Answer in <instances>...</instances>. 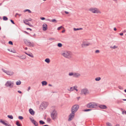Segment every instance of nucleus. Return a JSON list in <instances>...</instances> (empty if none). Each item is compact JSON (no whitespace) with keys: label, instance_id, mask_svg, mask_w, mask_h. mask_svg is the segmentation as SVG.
<instances>
[{"label":"nucleus","instance_id":"412c9836","mask_svg":"<svg viewBox=\"0 0 126 126\" xmlns=\"http://www.w3.org/2000/svg\"><path fill=\"white\" fill-rule=\"evenodd\" d=\"M41 83L43 86L46 85L47 84V82L45 81H42Z\"/></svg>","mask_w":126,"mask_h":126},{"label":"nucleus","instance_id":"69168bd1","mask_svg":"<svg viewBox=\"0 0 126 126\" xmlns=\"http://www.w3.org/2000/svg\"><path fill=\"white\" fill-rule=\"evenodd\" d=\"M42 126H49L48 125H43Z\"/></svg>","mask_w":126,"mask_h":126},{"label":"nucleus","instance_id":"6e6d98bb","mask_svg":"<svg viewBox=\"0 0 126 126\" xmlns=\"http://www.w3.org/2000/svg\"><path fill=\"white\" fill-rule=\"evenodd\" d=\"M119 34L120 35H121V36H122L123 34V33H120Z\"/></svg>","mask_w":126,"mask_h":126},{"label":"nucleus","instance_id":"0e129e2a","mask_svg":"<svg viewBox=\"0 0 126 126\" xmlns=\"http://www.w3.org/2000/svg\"><path fill=\"white\" fill-rule=\"evenodd\" d=\"M48 86H52V85H51V84H48Z\"/></svg>","mask_w":126,"mask_h":126},{"label":"nucleus","instance_id":"49530a36","mask_svg":"<svg viewBox=\"0 0 126 126\" xmlns=\"http://www.w3.org/2000/svg\"><path fill=\"white\" fill-rule=\"evenodd\" d=\"M63 27L62 26H61L59 27H58L57 28V30H60Z\"/></svg>","mask_w":126,"mask_h":126},{"label":"nucleus","instance_id":"864d4df0","mask_svg":"<svg viewBox=\"0 0 126 126\" xmlns=\"http://www.w3.org/2000/svg\"><path fill=\"white\" fill-rule=\"evenodd\" d=\"M17 92L20 93V94H21L22 93V92L21 91H20V90H18L17 91Z\"/></svg>","mask_w":126,"mask_h":126},{"label":"nucleus","instance_id":"c756f323","mask_svg":"<svg viewBox=\"0 0 126 126\" xmlns=\"http://www.w3.org/2000/svg\"><path fill=\"white\" fill-rule=\"evenodd\" d=\"M83 29L81 28H74V31H77V30H82Z\"/></svg>","mask_w":126,"mask_h":126},{"label":"nucleus","instance_id":"3c124183","mask_svg":"<svg viewBox=\"0 0 126 126\" xmlns=\"http://www.w3.org/2000/svg\"><path fill=\"white\" fill-rule=\"evenodd\" d=\"M54 39L53 38H50L49 39V40H52Z\"/></svg>","mask_w":126,"mask_h":126},{"label":"nucleus","instance_id":"680f3d73","mask_svg":"<svg viewBox=\"0 0 126 126\" xmlns=\"http://www.w3.org/2000/svg\"><path fill=\"white\" fill-rule=\"evenodd\" d=\"M47 20L51 22V20L49 19H48Z\"/></svg>","mask_w":126,"mask_h":126},{"label":"nucleus","instance_id":"7ed1b4c3","mask_svg":"<svg viewBox=\"0 0 126 126\" xmlns=\"http://www.w3.org/2000/svg\"><path fill=\"white\" fill-rule=\"evenodd\" d=\"M57 115V111L55 110H54L51 113V117L52 119L54 120L56 118Z\"/></svg>","mask_w":126,"mask_h":126},{"label":"nucleus","instance_id":"a19ab883","mask_svg":"<svg viewBox=\"0 0 126 126\" xmlns=\"http://www.w3.org/2000/svg\"><path fill=\"white\" fill-rule=\"evenodd\" d=\"M92 110L91 109H86L84 111H91Z\"/></svg>","mask_w":126,"mask_h":126},{"label":"nucleus","instance_id":"cd10ccee","mask_svg":"<svg viewBox=\"0 0 126 126\" xmlns=\"http://www.w3.org/2000/svg\"><path fill=\"white\" fill-rule=\"evenodd\" d=\"M7 117L11 119H13V117L11 115H9L7 116Z\"/></svg>","mask_w":126,"mask_h":126},{"label":"nucleus","instance_id":"a878e982","mask_svg":"<svg viewBox=\"0 0 126 126\" xmlns=\"http://www.w3.org/2000/svg\"><path fill=\"white\" fill-rule=\"evenodd\" d=\"M101 78L100 77H97L95 79V80L97 81H98L101 79Z\"/></svg>","mask_w":126,"mask_h":126},{"label":"nucleus","instance_id":"f03ea898","mask_svg":"<svg viewBox=\"0 0 126 126\" xmlns=\"http://www.w3.org/2000/svg\"><path fill=\"white\" fill-rule=\"evenodd\" d=\"M24 41L25 43L28 46L33 47L34 46V44L33 42H30L29 40L27 39H24Z\"/></svg>","mask_w":126,"mask_h":126},{"label":"nucleus","instance_id":"72a5a7b5","mask_svg":"<svg viewBox=\"0 0 126 126\" xmlns=\"http://www.w3.org/2000/svg\"><path fill=\"white\" fill-rule=\"evenodd\" d=\"M58 47H61L62 46V44L60 43H58L57 44Z\"/></svg>","mask_w":126,"mask_h":126},{"label":"nucleus","instance_id":"0eeeda50","mask_svg":"<svg viewBox=\"0 0 126 126\" xmlns=\"http://www.w3.org/2000/svg\"><path fill=\"white\" fill-rule=\"evenodd\" d=\"M89 10L92 13H100V11L98 9L95 8H91L89 9Z\"/></svg>","mask_w":126,"mask_h":126},{"label":"nucleus","instance_id":"f8f14e48","mask_svg":"<svg viewBox=\"0 0 126 126\" xmlns=\"http://www.w3.org/2000/svg\"><path fill=\"white\" fill-rule=\"evenodd\" d=\"M43 30L44 31H46L47 29V25L45 23H44L42 26Z\"/></svg>","mask_w":126,"mask_h":126},{"label":"nucleus","instance_id":"f3484780","mask_svg":"<svg viewBox=\"0 0 126 126\" xmlns=\"http://www.w3.org/2000/svg\"><path fill=\"white\" fill-rule=\"evenodd\" d=\"M6 74L9 76H11L13 74V71H7Z\"/></svg>","mask_w":126,"mask_h":126},{"label":"nucleus","instance_id":"20e7f679","mask_svg":"<svg viewBox=\"0 0 126 126\" xmlns=\"http://www.w3.org/2000/svg\"><path fill=\"white\" fill-rule=\"evenodd\" d=\"M79 108V106L78 105L75 104L72 107L71 111L75 113L78 110Z\"/></svg>","mask_w":126,"mask_h":126},{"label":"nucleus","instance_id":"f257e3e1","mask_svg":"<svg viewBox=\"0 0 126 126\" xmlns=\"http://www.w3.org/2000/svg\"><path fill=\"white\" fill-rule=\"evenodd\" d=\"M62 55L64 57L70 59L72 57V55L71 53L69 51H66L63 53Z\"/></svg>","mask_w":126,"mask_h":126},{"label":"nucleus","instance_id":"774afa93","mask_svg":"<svg viewBox=\"0 0 126 126\" xmlns=\"http://www.w3.org/2000/svg\"><path fill=\"white\" fill-rule=\"evenodd\" d=\"M28 48L27 47H26L25 48V49L26 50H27Z\"/></svg>","mask_w":126,"mask_h":126},{"label":"nucleus","instance_id":"ddd939ff","mask_svg":"<svg viewBox=\"0 0 126 126\" xmlns=\"http://www.w3.org/2000/svg\"><path fill=\"white\" fill-rule=\"evenodd\" d=\"M99 107L100 109H106L107 108V107L105 105H101L98 106Z\"/></svg>","mask_w":126,"mask_h":126},{"label":"nucleus","instance_id":"4468645a","mask_svg":"<svg viewBox=\"0 0 126 126\" xmlns=\"http://www.w3.org/2000/svg\"><path fill=\"white\" fill-rule=\"evenodd\" d=\"M16 56L22 59H25L26 58V56L25 55H23L21 56L17 55Z\"/></svg>","mask_w":126,"mask_h":126},{"label":"nucleus","instance_id":"1a4fd4ad","mask_svg":"<svg viewBox=\"0 0 126 126\" xmlns=\"http://www.w3.org/2000/svg\"><path fill=\"white\" fill-rule=\"evenodd\" d=\"M71 112V113L70 114L69 116L68 121L72 120L74 117L75 113H73L72 112Z\"/></svg>","mask_w":126,"mask_h":126},{"label":"nucleus","instance_id":"423d86ee","mask_svg":"<svg viewBox=\"0 0 126 126\" xmlns=\"http://www.w3.org/2000/svg\"><path fill=\"white\" fill-rule=\"evenodd\" d=\"M89 93V92L88 89L85 88L81 90L80 94L82 95H86L88 94Z\"/></svg>","mask_w":126,"mask_h":126},{"label":"nucleus","instance_id":"4be33fe9","mask_svg":"<svg viewBox=\"0 0 126 126\" xmlns=\"http://www.w3.org/2000/svg\"><path fill=\"white\" fill-rule=\"evenodd\" d=\"M39 123L41 125H43L45 123L44 121L42 120L39 121Z\"/></svg>","mask_w":126,"mask_h":126},{"label":"nucleus","instance_id":"c03bdc74","mask_svg":"<svg viewBox=\"0 0 126 126\" xmlns=\"http://www.w3.org/2000/svg\"><path fill=\"white\" fill-rule=\"evenodd\" d=\"M120 90H123V88L120 86H118Z\"/></svg>","mask_w":126,"mask_h":126},{"label":"nucleus","instance_id":"052dcab7","mask_svg":"<svg viewBox=\"0 0 126 126\" xmlns=\"http://www.w3.org/2000/svg\"><path fill=\"white\" fill-rule=\"evenodd\" d=\"M114 30L115 31H116L117 30L116 28H114Z\"/></svg>","mask_w":126,"mask_h":126},{"label":"nucleus","instance_id":"79ce46f5","mask_svg":"<svg viewBox=\"0 0 126 126\" xmlns=\"http://www.w3.org/2000/svg\"><path fill=\"white\" fill-rule=\"evenodd\" d=\"M8 44L11 45H13V42L11 41H10L9 42Z\"/></svg>","mask_w":126,"mask_h":126},{"label":"nucleus","instance_id":"bb28decb","mask_svg":"<svg viewBox=\"0 0 126 126\" xmlns=\"http://www.w3.org/2000/svg\"><path fill=\"white\" fill-rule=\"evenodd\" d=\"M8 19V18L6 16H4L3 17V20H4V21H6V20H7Z\"/></svg>","mask_w":126,"mask_h":126},{"label":"nucleus","instance_id":"9d476101","mask_svg":"<svg viewBox=\"0 0 126 126\" xmlns=\"http://www.w3.org/2000/svg\"><path fill=\"white\" fill-rule=\"evenodd\" d=\"M11 82L9 81H8L5 83V85L7 87L10 86L11 87H13V83H11Z\"/></svg>","mask_w":126,"mask_h":126},{"label":"nucleus","instance_id":"4c0bfd02","mask_svg":"<svg viewBox=\"0 0 126 126\" xmlns=\"http://www.w3.org/2000/svg\"><path fill=\"white\" fill-rule=\"evenodd\" d=\"M32 20L31 18H29L28 19H26L25 21L26 22H28L29 21H31Z\"/></svg>","mask_w":126,"mask_h":126},{"label":"nucleus","instance_id":"c9c22d12","mask_svg":"<svg viewBox=\"0 0 126 126\" xmlns=\"http://www.w3.org/2000/svg\"><path fill=\"white\" fill-rule=\"evenodd\" d=\"M51 22H53L55 23H56L57 21L55 19H52V20H51Z\"/></svg>","mask_w":126,"mask_h":126},{"label":"nucleus","instance_id":"e2e57ef3","mask_svg":"<svg viewBox=\"0 0 126 126\" xmlns=\"http://www.w3.org/2000/svg\"><path fill=\"white\" fill-rule=\"evenodd\" d=\"M65 30H63V31H62V33H64V32H65Z\"/></svg>","mask_w":126,"mask_h":126},{"label":"nucleus","instance_id":"de8ad7c7","mask_svg":"<svg viewBox=\"0 0 126 126\" xmlns=\"http://www.w3.org/2000/svg\"><path fill=\"white\" fill-rule=\"evenodd\" d=\"M10 21H11V22L13 24H15V23H14V21H13V20H12V19H11L10 20Z\"/></svg>","mask_w":126,"mask_h":126},{"label":"nucleus","instance_id":"6ab92c4d","mask_svg":"<svg viewBox=\"0 0 126 126\" xmlns=\"http://www.w3.org/2000/svg\"><path fill=\"white\" fill-rule=\"evenodd\" d=\"M90 44L89 43L87 44L85 43H83L82 44L81 46L82 47H85V46H88Z\"/></svg>","mask_w":126,"mask_h":126},{"label":"nucleus","instance_id":"4d7b16f0","mask_svg":"<svg viewBox=\"0 0 126 126\" xmlns=\"http://www.w3.org/2000/svg\"><path fill=\"white\" fill-rule=\"evenodd\" d=\"M65 14H68L69 13V12L66 11H65Z\"/></svg>","mask_w":126,"mask_h":126},{"label":"nucleus","instance_id":"dca6fc26","mask_svg":"<svg viewBox=\"0 0 126 126\" xmlns=\"http://www.w3.org/2000/svg\"><path fill=\"white\" fill-rule=\"evenodd\" d=\"M80 76V74L78 73H74V77L78 78Z\"/></svg>","mask_w":126,"mask_h":126},{"label":"nucleus","instance_id":"37998d69","mask_svg":"<svg viewBox=\"0 0 126 126\" xmlns=\"http://www.w3.org/2000/svg\"><path fill=\"white\" fill-rule=\"evenodd\" d=\"M2 70L3 72L6 74L7 71H6L3 69H2Z\"/></svg>","mask_w":126,"mask_h":126},{"label":"nucleus","instance_id":"338daca9","mask_svg":"<svg viewBox=\"0 0 126 126\" xmlns=\"http://www.w3.org/2000/svg\"><path fill=\"white\" fill-rule=\"evenodd\" d=\"M123 100L124 101H126V99H123Z\"/></svg>","mask_w":126,"mask_h":126},{"label":"nucleus","instance_id":"a211bd4d","mask_svg":"<svg viewBox=\"0 0 126 126\" xmlns=\"http://www.w3.org/2000/svg\"><path fill=\"white\" fill-rule=\"evenodd\" d=\"M25 53L27 55H28L29 56H30V57L33 58V57L34 56L31 53H27L26 52H25Z\"/></svg>","mask_w":126,"mask_h":126},{"label":"nucleus","instance_id":"5fc2aeb1","mask_svg":"<svg viewBox=\"0 0 126 126\" xmlns=\"http://www.w3.org/2000/svg\"><path fill=\"white\" fill-rule=\"evenodd\" d=\"M30 89H31V87L30 86H29L28 88V90H27V91H29V90H30Z\"/></svg>","mask_w":126,"mask_h":126},{"label":"nucleus","instance_id":"8fccbe9b","mask_svg":"<svg viewBox=\"0 0 126 126\" xmlns=\"http://www.w3.org/2000/svg\"><path fill=\"white\" fill-rule=\"evenodd\" d=\"M99 52V50H96L95 51V52L96 53H98Z\"/></svg>","mask_w":126,"mask_h":126},{"label":"nucleus","instance_id":"58836bf2","mask_svg":"<svg viewBox=\"0 0 126 126\" xmlns=\"http://www.w3.org/2000/svg\"><path fill=\"white\" fill-rule=\"evenodd\" d=\"M18 118L20 120H22L23 119V117L21 116H19Z\"/></svg>","mask_w":126,"mask_h":126},{"label":"nucleus","instance_id":"e433bc0d","mask_svg":"<svg viewBox=\"0 0 126 126\" xmlns=\"http://www.w3.org/2000/svg\"><path fill=\"white\" fill-rule=\"evenodd\" d=\"M106 125L108 126H112L111 124L109 122L107 123Z\"/></svg>","mask_w":126,"mask_h":126},{"label":"nucleus","instance_id":"9b49d317","mask_svg":"<svg viewBox=\"0 0 126 126\" xmlns=\"http://www.w3.org/2000/svg\"><path fill=\"white\" fill-rule=\"evenodd\" d=\"M30 120L35 126H38V124L36 121L34 119H32L31 118L30 119Z\"/></svg>","mask_w":126,"mask_h":126},{"label":"nucleus","instance_id":"603ef678","mask_svg":"<svg viewBox=\"0 0 126 126\" xmlns=\"http://www.w3.org/2000/svg\"><path fill=\"white\" fill-rule=\"evenodd\" d=\"M27 30H30V31H32V29L30 28H27L26 29Z\"/></svg>","mask_w":126,"mask_h":126},{"label":"nucleus","instance_id":"2f4dec72","mask_svg":"<svg viewBox=\"0 0 126 126\" xmlns=\"http://www.w3.org/2000/svg\"><path fill=\"white\" fill-rule=\"evenodd\" d=\"M74 73L73 72H71L70 73H69V76H73V77H74Z\"/></svg>","mask_w":126,"mask_h":126},{"label":"nucleus","instance_id":"bf43d9fd","mask_svg":"<svg viewBox=\"0 0 126 126\" xmlns=\"http://www.w3.org/2000/svg\"><path fill=\"white\" fill-rule=\"evenodd\" d=\"M24 32L25 33H27V34H29V33L28 32H26V31H24Z\"/></svg>","mask_w":126,"mask_h":126},{"label":"nucleus","instance_id":"ea45409f","mask_svg":"<svg viewBox=\"0 0 126 126\" xmlns=\"http://www.w3.org/2000/svg\"><path fill=\"white\" fill-rule=\"evenodd\" d=\"M117 47L115 45L113 47H112L111 46L110 47V48H112L113 49H115L117 48Z\"/></svg>","mask_w":126,"mask_h":126},{"label":"nucleus","instance_id":"6e6552de","mask_svg":"<svg viewBox=\"0 0 126 126\" xmlns=\"http://www.w3.org/2000/svg\"><path fill=\"white\" fill-rule=\"evenodd\" d=\"M48 103L47 102H43L41 104L40 106L43 107L44 109H45L48 105Z\"/></svg>","mask_w":126,"mask_h":126},{"label":"nucleus","instance_id":"5701e85b","mask_svg":"<svg viewBox=\"0 0 126 126\" xmlns=\"http://www.w3.org/2000/svg\"><path fill=\"white\" fill-rule=\"evenodd\" d=\"M21 83V82L20 80H18L16 82V84L17 85H19Z\"/></svg>","mask_w":126,"mask_h":126},{"label":"nucleus","instance_id":"393cba45","mask_svg":"<svg viewBox=\"0 0 126 126\" xmlns=\"http://www.w3.org/2000/svg\"><path fill=\"white\" fill-rule=\"evenodd\" d=\"M45 61L47 63H49L50 62V60L49 58H46L45 60Z\"/></svg>","mask_w":126,"mask_h":126},{"label":"nucleus","instance_id":"7c9ffc66","mask_svg":"<svg viewBox=\"0 0 126 126\" xmlns=\"http://www.w3.org/2000/svg\"><path fill=\"white\" fill-rule=\"evenodd\" d=\"M28 11V12L29 13H31L32 12L29 9H25L24 11V12H25L26 11Z\"/></svg>","mask_w":126,"mask_h":126},{"label":"nucleus","instance_id":"473e14b6","mask_svg":"<svg viewBox=\"0 0 126 126\" xmlns=\"http://www.w3.org/2000/svg\"><path fill=\"white\" fill-rule=\"evenodd\" d=\"M16 124L17 126H21V125L19 123V122L18 121H17L16 122Z\"/></svg>","mask_w":126,"mask_h":126},{"label":"nucleus","instance_id":"a18cd8bd","mask_svg":"<svg viewBox=\"0 0 126 126\" xmlns=\"http://www.w3.org/2000/svg\"><path fill=\"white\" fill-rule=\"evenodd\" d=\"M77 86H75L74 87H73V91L74 90H75V89H77Z\"/></svg>","mask_w":126,"mask_h":126},{"label":"nucleus","instance_id":"aec40b11","mask_svg":"<svg viewBox=\"0 0 126 126\" xmlns=\"http://www.w3.org/2000/svg\"><path fill=\"white\" fill-rule=\"evenodd\" d=\"M0 122L4 124L5 126H8L9 125L7 123H5L4 121H3L2 119L0 120Z\"/></svg>","mask_w":126,"mask_h":126},{"label":"nucleus","instance_id":"f704fd0d","mask_svg":"<svg viewBox=\"0 0 126 126\" xmlns=\"http://www.w3.org/2000/svg\"><path fill=\"white\" fill-rule=\"evenodd\" d=\"M73 87H70L69 89H68V90L69 91H73Z\"/></svg>","mask_w":126,"mask_h":126},{"label":"nucleus","instance_id":"c85d7f7f","mask_svg":"<svg viewBox=\"0 0 126 126\" xmlns=\"http://www.w3.org/2000/svg\"><path fill=\"white\" fill-rule=\"evenodd\" d=\"M10 51L14 53H16V50L14 49H11Z\"/></svg>","mask_w":126,"mask_h":126},{"label":"nucleus","instance_id":"b1692460","mask_svg":"<svg viewBox=\"0 0 126 126\" xmlns=\"http://www.w3.org/2000/svg\"><path fill=\"white\" fill-rule=\"evenodd\" d=\"M23 22L26 24V25H29V26H32V25H31V24H29L28 23H26V22H25V20H23Z\"/></svg>","mask_w":126,"mask_h":126},{"label":"nucleus","instance_id":"09e8293b","mask_svg":"<svg viewBox=\"0 0 126 126\" xmlns=\"http://www.w3.org/2000/svg\"><path fill=\"white\" fill-rule=\"evenodd\" d=\"M40 18L42 20H44L45 19V17H41Z\"/></svg>","mask_w":126,"mask_h":126},{"label":"nucleus","instance_id":"39448f33","mask_svg":"<svg viewBox=\"0 0 126 126\" xmlns=\"http://www.w3.org/2000/svg\"><path fill=\"white\" fill-rule=\"evenodd\" d=\"M97 107V105L96 103H90L87 105V107L88 108H96Z\"/></svg>","mask_w":126,"mask_h":126},{"label":"nucleus","instance_id":"2eb2a0df","mask_svg":"<svg viewBox=\"0 0 126 126\" xmlns=\"http://www.w3.org/2000/svg\"><path fill=\"white\" fill-rule=\"evenodd\" d=\"M29 111L30 114L32 115H33L34 114V111L32 109L30 108L29 109Z\"/></svg>","mask_w":126,"mask_h":126},{"label":"nucleus","instance_id":"13d9d810","mask_svg":"<svg viewBox=\"0 0 126 126\" xmlns=\"http://www.w3.org/2000/svg\"><path fill=\"white\" fill-rule=\"evenodd\" d=\"M18 14L17 13H16L15 16V17H16V16L17 15H18Z\"/></svg>","mask_w":126,"mask_h":126}]
</instances>
